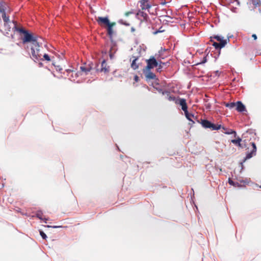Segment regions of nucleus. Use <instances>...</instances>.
Listing matches in <instances>:
<instances>
[{"instance_id": "16", "label": "nucleus", "mask_w": 261, "mask_h": 261, "mask_svg": "<svg viewBox=\"0 0 261 261\" xmlns=\"http://www.w3.org/2000/svg\"><path fill=\"white\" fill-rule=\"evenodd\" d=\"M186 118L190 121H191L193 123L194 121L192 120V118L194 117V115L192 114H190L188 113V110L184 112Z\"/></svg>"}, {"instance_id": "17", "label": "nucleus", "mask_w": 261, "mask_h": 261, "mask_svg": "<svg viewBox=\"0 0 261 261\" xmlns=\"http://www.w3.org/2000/svg\"><path fill=\"white\" fill-rule=\"evenodd\" d=\"M80 69L81 71L83 72H85L86 74H87L88 72H89L91 69V67L86 68L85 66H81Z\"/></svg>"}, {"instance_id": "22", "label": "nucleus", "mask_w": 261, "mask_h": 261, "mask_svg": "<svg viewBox=\"0 0 261 261\" xmlns=\"http://www.w3.org/2000/svg\"><path fill=\"white\" fill-rule=\"evenodd\" d=\"M212 126L211 127L213 130H218L220 128L221 125H219L218 126H216L215 125L212 124Z\"/></svg>"}, {"instance_id": "32", "label": "nucleus", "mask_w": 261, "mask_h": 261, "mask_svg": "<svg viewBox=\"0 0 261 261\" xmlns=\"http://www.w3.org/2000/svg\"><path fill=\"white\" fill-rule=\"evenodd\" d=\"M61 226H53V228H59V227H60Z\"/></svg>"}, {"instance_id": "23", "label": "nucleus", "mask_w": 261, "mask_h": 261, "mask_svg": "<svg viewBox=\"0 0 261 261\" xmlns=\"http://www.w3.org/2000/svg\"><path fill=\"white\" fill-rule=\"evenodd\" d=\"M40 236L42 237V238L43 239H46L47 238V236L45 234V233L43 232L42 231H40Z\"/></svg>"}, {"instance_id": "30", "label": "nucleus", "mask_w": 261, "mask_h": 261, "mask_svg": "<svg viewBox=\"0 0 261 261\" xmlns=\"http://www.w3.org/2000/svg\"><path fill=\"white\" fill-rule=\"evenodd\" d=\"M56 69L57 70H59V71L62 70V68L60 66H56Z\"/></svg>"}, {"instance_id": "19", "label": "nucleus", "mask_w": 261, "mask_h": 261, "mask_svg": "<svg viewBox=\"0 0 261 261\" xmlns=\"http://www.w3.org/2000/svg\"><path fill=\"white\" fill-rule=\"evenodd\" d=\"M236 103L234 102L227 103L225 104V106L230 109H232L236 107Z\"/></svg>"}, {"instance_id": "24", "label": "nucleus", "mask_w": 261, "mask_h": 261, "mask_svg": "<svg viewBox=\"0 0 261 261\" xmlns=\"http://www.w3.org/2000/svg\"><path fill=\"white\" fill-rule=\"evenodd\" d=\"M0 13H2V15L4 14V13H5V9L2 7H0Z\"/></svg>"}, {"instance_id": "15", "label": "nucleus", "mask_w": 261, "mask_h": 261, "mask_svg": "<svg viewBox=\"0 0 261 261\" xmlns=\"http://www.w3.org/2000/svg\"><path fill=\"white\" fill-rule=\"evenodd\" d=\"M241 141L242 139L240 138H238L236 140H232L231 142L240 147H242V144L241 143Z\"/></svg>"}, {"instance_id": "20", "label": "nucleus", "mask_w": 261, "mask_h": 261, "mask_svg": "<svg viewBox=\"0 0 261 261\" xmlns=\"http://www.w3.org/2000/svg\"><path fill=\"white\" fill-rule=\"evenodd\" d=\"M2 17L5 22H8L9 21V17L6 16L5 13H4V14L2 15Z\"/></svg>"}, {"instance_id": "18", "label": "nucleus", "mask_w": 261, "mask_h": 261, "mask_svg": "<svg viewBox=\"0 0 261 261\" xmlns=\"http://www.w3.org/2000/svg\"><path fill=\"white\" fill-rule=\"evenodd\" d=\"M214 38L220 42V43H223L224 41H226V40L224 39V38L220 36H216Z\"/></svg>"}, {"instance_id": "5", "label": "nucleus", "mask_w": 261, "mask_h": 261, "mask_svg": "<svg viewBox=\"0 0 261 261\" xmlns=\"http://www.w3.org/2000/svg\"><path fill=\"white\" fill-rule=\"evenodd\" d=\"M252 146L253 147V150L250 153H249L246 155V156L245 158L244 162H245L247 159L251 158L253 155L255 154L256 151V147L255 143H252Z\"/></svg>"}, {"instance_id": "3", "label": "nucleus", "mask_w": 261, "mask_h": 261, "mask_svg": "<svg viewBox=\"0 0 261 261\" xmlns=\"http://www.w3.org/2000/svg\"><path fill=\"white\" fill-rule=\"evenodd\" d=\"M23 43H25L28 42H31V44H33L35 41H37V38L34 37L32 34L29 33L28 32L24 34V37L23 39Z\"/></svg>"}, {"instance_id": "4", "label": "nucleus", "mask_w": 261, "mask_h": 261, "mask_svg": "<svg viewBox=\"0 0 261 261\" xmlns=\"http://www.w3.org/2000/svg\"><path fill=\"white\" fill-rule=\"evenodd\" d=\"M97 21L99 24L100 25H102L103 24L106 25L108 26V25H110V24L111 23L109 20V18L108 17H98Z\"/></svg>"}, {"instance_id": "34", "label": "nucleus", "mask_w": 261, "mask_h": 261, "mask_svg": "<svg viewBox=\"0 0 261 261\" xmlns=\"http://www.w3.org/2000/svg\"><path fill=\"white\" fill-rule=\"evenodd\" d=\"M37 217H38V218H39V219H41V218L39 216V215H38V214L37 215Z\"/></svg>"}, {"instance_id": "6", "label": "nucleus", "mask_w": 261, "mask_h": 261, "mask_svg": "<svg viewBox=\"0 0 261 261\" xmlns=\"http://www.w3.org/2000/svg\"><path fill=\"white\" fill-rule=\"evenodd\" d=\"M237 110L239 112H243L246 110L245 106L241 102L238 101L236 103Z\"/></svg>"}, {"instance_id": "8", "label": "nucleus", "mask_w": 261, "mask_h": 261, "mask_svg": "<svg viewBox=\"0 0 261 261\" xmlns=\"http://www.w3.org/2000/svg\"><path fill=\"white\" fill-rule=\"evenodd\" d=\"M143 72L146 73V77L147 79H154L155 78V75L151 72L150 70H145V69H144Z\"/></svg>"}, {"instance_id": "14", "label": "nucleus", "mask_w": 261, "mask_h": 261, "mask_svg": "<svg viewBox=\"0 0 261 261\" xmlns=\"http://www.w3.org/2000/svg\"><path fill=\"white\" fill-rule=\"evenodd\" d=\"M226 41H224V42H223V43H220V42L219 43L214 42L213 45L216 48H221L224 47L225 45H226Z\"/></svg>"}, {"instance_id": "10", "label": "nucleus", "mask_w": 261, "mask_h": 261, "mask_svg": "<svg viewBox=\"0 0 261 261\" xmlns=\"http://www.w3.org/2000/svg\"><path fill=\"white\" fill-rule=\"evenodd\" d=\"M140 3L143 9H147L150 8V5L148 4V0H141Z\"/></svg>"}, {"instance_id": "29", "label": "nucleus", "mask_w": 261, "mask_h": 261, "mask_svg": "<svg viewBox=\"0 0 261 261\" xmlns=\"http://www.w3.org/2000/svg\"><path fill=\"white\" fill-rule=\"evenodd\" d=\"M252 37L254 38V40H256L257 39V36L255 34H253Z\"/></svg>"}, {"instance_id": "21", "label": "nucleus", "mask_w": 261, "mask_h": 261, "mask_svg": "<svg viewBox=\"0 0 261 261\" xmlns=\"http://www.w3.org/2000/svg\"><path fill=\"white\" fill-rule=\"evenodd\" d=\"M43 58L45 60L47 61H50L51 60L49 56L46 54H44L43 55Z\"/></svg>"}, {"instance_id": "11", "label": "nucleus", "mask_w": 261, "mask_h": 261, "mask_svg": "<svg viewBox=\"0 0 261 261\" xmlns=\"http://www.w3.org/2000/svg\"><path fill=\"white\" fill-rule=\"evenodd\" d=\"M109 71V67L107 66L105 61H103L101 63V71L104 72L105 73L108 72Z\"/></svg>"}, {"instance_id": "27", "label": "nucleus", "mask_w": 261, "mask_h": 261, "mask_svg": "<svg viewBox=\"0 0 261 261\" xmlns=\"http://www.w3.org/2000/svg\"><path fill=\"white\" fill-rule=\"evenodd\" d=\"M232 133H234L235 134H236V132L232 131V130H230V131L226 133V134H231Z\"/></svg>"}, {"instance_id": "9", "label": "nucleus", "mask_w": 261, "mask_h": 261, "mask_svg": "<svg viewBox=\"0 0 261 261\" xmlns=\"http://www.w3.org/2000/svg\"><path fill=\"white\" fill-rule=\"evenodd\" d=\"M140 64V63L138 62V59L136 58L133 61L131 67L134 70H136L139 68Z\"/></svg>"}, {"instance_id": "1", "label": "nucleus", "mask_w": 261, "mask_h": 261, "mask_svg": "<svg viewBox=\"0 0 261 261\" xmlns=\"http://www.w3.org/2000/svg\"><path fill=\"white\" fill-rule=\"evenodd\" d=\"M31 58L34 61H36L40 59L42 55L40 48L39 42L35 41L33 44H31Z\"/></svg>"}, {"instance_id": "28", "label": "nucleus", "mask_w": 261, "mask_h": 261, "mask_svg": "<svg viewBox=\"0 0 261 261\" xmlns=\"http://www.w3.org/2000/svg\"><path fill=\"white\" fill-rule=\"evenodd\" d=\"M228 182L231 185H234L233 181L232 180H230V179H229V180H228Z\"/></svg>"}, {"instance_id": "7", "label": "nucleus", "mask_w": 261, "mask_h": 261, "mask_svg": "<svg viewBox=\"0 0 261 261\" xmlns=\"http://www.w3.org/2000/svg\"><path fill=\"white\" fill-rule=\"evenodd\" d=\"M116 25V23L113 22L108 25V33L109 35L111 38L112 37L113 35L114 34V31L113 30V28Z\"/></svg>"}, {"instance_id": "13", "label": "nucleus", "mask_w": 261, "mask_h": 261, "mask_svg": "<svg viewBox=\"0 0 261 261\" xmlns=\"http://www.w3.org/2000/svg\"><path fill=\"white\" fill-rule=\"evenodd\" d=\"M201 124L205 128H211L213 126L212 123L206 120L202 121Z\"/></svg>"}, {"instance_id": "12", "label": "nucleus", "mask_w": 261, "mask_h": 261, "mask_svg": "<svg viewBox=\"0 0 261 261\" xmlns=\"http://www.w3.org/2000/svg\"><path fill=\"white\" fill-rule=\"evenodd\" d=\"M179 104L181 107L182 110L185 112L187 111V106L186 100L184 99H181L179 100Z\"/></svg>"}, {"instance_id": "26", "label": "nucleus", "mask_w": 261, "mask_h": 261, "mask_svg": "<svg viewBox=\"0 0 261 261\" xmlns=\"http://www.w3.org/2000/svg\"><path fill=\"white\" fill-rule=\"evenodd\" d=\"M134 80L136 82H138L139 81V77L137 75H135L134 76Z\"/></svg>"}, {"instance_id": "31", "label": "nucleus", "mask_w": 261, "mask_h": 261, "mask_svg": "<svg viewBox=\"0 0 261 261\" xmlns=\"http://www.w3.org/2000/svg\"><path fill=\"white\" fill-rule=\"evenodd\" d=\"M132 13V12H126L125 13V15L126 16H128L129 14Z\"/></svg>"}, {"instance_id": "2", "label": "nucleus", "mask_w": 261, "mask_h": 261, "mask_svg": "<svg viewBox=\"0 0 261 261\" xmlns=\"http://www.w3.org/2000/svg\"><path fill=\"white\" fill-rule=\"evenodd\" d=\"M146 62L147 63V66L145 68V70H150L154 67L159 66V68L158 70L160 71V69L162 67L161 64H158V63L153 56L150 57L149 59L146 60Z\"/></svg>"}, {"instance_id": "25", "label": "nucleus", "mask_w": 261, "mask_h": 261, "mask_svg": "<svg viewBox=\"0 0 261 261\" xmlns=\"http://www.w3.org/2000/svg\"><path fill=\"white\" fill-rule=\"evenodd\" d=\"M18 31H19V32H20V33H23L24 34H25V33H27V31H24V30H23V29H18Z\"/></svg>"}, {"instance_id": "33", "label": "nucleus", "mask_w": 261, "mask_h": 261, "mask_svg": "<svg viewBox=\"0 0 261 261\" xmlns=\"http://www.w3.org/2000/svg\"><path fill=\"white\" fill-rule=\"evenodd\" d=\"M206 59H204V61L202 62V63H205L206 62Z\"/></svg>"}]
</instances>
